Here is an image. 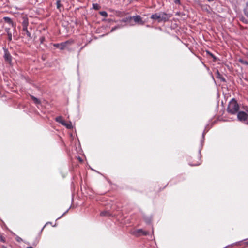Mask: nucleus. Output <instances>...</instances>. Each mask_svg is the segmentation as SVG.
<instances>
[{
	"instance_id": "1",
	"label": "nucleus",
	"mask_w": 248,
	"mask_h": 248,
	"mask_svg": "<svg viewBox=\"0 0 248 248\" xmlns=\"http://www.w3.org/2000/svg\"><path fill=\"white\" fill-rule=\"evenodd\" d=\"M3 19L9 26V27L5 28V31L8 36V40L11 41L12 39V36H16V24L13 22L10 17H3Z\"/></svg>"
},
{
	"instance_id": "2",
	"label": "nucleus",
	"mask_w": 248,
	"mask_h": 248,
	"mask_svg": "<svg viewBox=\"0 0 248 248\" xmlns=\"http://www.w3.org/2000/svg\"><path fill=\"white\" fill-rule=\"evenodd\" d=\"M170 17V16L166 13L160 12L152 15L151 18L159 22L162 21L165 22L168 20Z\"/></svg>"
},
{
	"instance_id": "3",
	"label": "nucleus",
	"mask_w": 248,
	"mask_h": 248,
	"mask_svg": "<svg viewBox=\"0 0 248 248\" xmlns=\"http://www.w3.org/2000/svg\"><path fill=\"white\" fill-rule=\"evenodd\" d=\"M239 108V105L236 101L232 99L229 103L227 110L229 113L234 114L238 111Z\"/></svg>"
},
{
	"instance_id": "4",
	"label": "nucleus",
	"mask_w": 248,
	"mask_h": 248,
	"mask_svg": "<svg viewBox=\"0 0 248 248\" xmlns=\"http://www.w3.org/2000/svg\"><path fill=\"white\" fill-rule=\"evenodd\" d=\"M238 119L245 123L246 124H248V114L244 111H240L237 114Z\"/></svg>"
},
{
	"instance_id": "5",
	"label": "nucleus",
	"mask_w": 248,
	"mask_h": 248,
	"mask_svg": "<svg viewBox=\"0 0 248 248\" xmlns=\"http://www.w3.org/2000/svg\"><path fill=\"white\" fill-rule=\"evenodd\" d=\"M22 19L23 28H24V29L26 30V28L28 27L29 24L28 17L26 16H22Z\"/></svg>"
},
{
	"instance_id": "6",
	"label": "nucleus",
	"mask_w": 248,
	"mask_h": 248,
	"mask_svg": "<svg viewBox=\"0 0 248 248\" xmlns=\"http://www.w3.org/2000/svg\"><path fill=\"white\" fill-rule=\"evenodd\" d=\"M132 18L135 22L140 25H143L144 24L143 21L140 16H134L132 17Z\"/></svg>"
},
{
	"instance_id": "7",
	"label": "nucleus",
	"mask_w": 248,
	"mask_h": 248,
	"mask_svg": "<svg viewBox=\"0 0 248 248\" xmlns=\"http://www.w3.org/2000/svg\"><path fill=\"white\" fill-rule=\"evenodd\" d=\"M4 58L6 61H7L9 63H11V56L10 53L6 50H5V51H4Z\"/></svg>"
},
{
	"instance_id": "8",
	"label": "nucleus",
	"mask_w": 248,
	"mask_h": 248,
	"mask_svg": "<svg viewBox=\"0 0 248 248\" xmlns=\"http://www.w3.org/2000/svg\"><path fill=\"white\" fill-rule=\"evenodd\" d=\"M69 44H70V42L68 41L60 44L59 49H60L61 50L64 49Z\"/></svg>"
},
{
	"instance_id": "9",
	"label": "nucleus",
	"mask_w": 248,
	"mask_h": 248,
	"mask_svg": "<svg viewBox=\"0 0 248 248\" xmlns=\"http://www.w3.org/2000/svg\"><path fill=\"white\" fill-rule=\"evenodd\" d=\"M55 119L57 122L61 123L62 124V125L65 124V122L62 119V117H56Z\"/></svg>"
},
{
	"instance_id": "10",
	"label": "nucleus",
	"mask_w": 248,
	"mask_h": 248,
	"mask_svg": "<svg viewBox=\"0 0 248 248\" xmlns=\"http://www.w3.org/2000/svg\"><path fill=\"white\" fill-rule=\"evenodd\" d=\"M23 31L25 32L27 36L29 38H31V34L29 32V31H28L27 28H26V30L24 29V28H23Z\"/></svg>"
},
{
	"instance_id": "11",
	"label": "nucleus",
	"mask_w": 248,
	"mask_h": 248,
	"mask_svg": "<svg viewBox=\"0 0 248 248\" xmlns=\"http://www.w3.org/2000/svg\"><path fill=\"white\" fill-rule=\"evenodd\" d=\"M31 97L35 104L40 103V101L37 98L34 97L33 96H31Z\"/></svg>"
},
{
	"instance_id": "12",
	"label": "nucleus",
	"mask_w": 248,
	"mask_h": 248,
	"mask_svg": "<svg viewBox=\"0 0 248 248\" xmlns=\"http://www.w3.org/2000/svg\"><path fill=\"white\" fill-rule=\"evenodd\" d=\"M63 125L66 126V127L68 128V129H71V128H72V125L71 123H65V124H64Z\"/></svg>"
},
{
	"instance_id": "13",
	"label": "nucleus",
	"mask_w": 248,
	"mask_h": 248,
	"mask_svg": "<svg viewBox=\"0 0 248 248\" xmlns=\"http://www.w3.org/2000/svg\"><path fill=\"white\" fill-rule=\"evenodd\" d=\"M139 233H142L144 235H146L147 234V232H144L142 229H139L137 231Z\"/></svg>"
},
{
	"instance_id": "14",
	"label": "nucleus",
	"mask_w": 248,
	"mask_h": 248,
	"mask_svg": "<svg viewBox=\"0 0 248 248\" xmlns=\"http://www.w3.org/2000/svg\"><path fill=\"white\" fill-rule=\"evenodd\" d=\"M239 61L241 63H243V64H246V65H248V62L247 61H245V60H244L240 59V60H239Z\"/></svg>"
},
{
	"instance_id": "15",
	"label": "nucleus",
	"mask_w": 248,
	"mask_h": 248,
	"mask_svg": "<svg viewBox=\"0 0 248 248\" xmlns=\"http://www.w3.org/2000/svg\"><path fill=\"white\" fill-rule=\"evenodd\" d=\"M100 14H101V15H102V16H103L104 17H106L108 16V14H107V12H105V11H102V12H100Z\"/></svg>"
},
{
	"instance_id": "16",
	"label": "nucleus",
	"mask_w": 248,
	"mask_h": 248,
	"mask_svg": "<svg viewBox=\"0 0 248 248\" xmlns=\"http://www.w3.org/2000/svg\"><path fill=\"white\" fill-rule=\"evenodd\" d=\"M93 8L96 10L98 9L99 8V6L97 4H93Z\"/></svg>"
},
{
	"instance_id": "17",
	"label": "nucleus",
	"mask_w": 248,
	"mask_h": 248,
	"mask_svg": "<svg viewBox=\"0 0 248 248\" xmlns=\"http://www.w3.org/2000/svg\"><path fill=\"white\" fill-rule=\"evenodd\" d=\"M57 8H59L60 6H61V3H60V1H57Z\"/></svg>"
},
{
	"instance_id": "18",
	"label": "nucleus",
	"mask_w": 248,
	"mask_h": 248,
	"mask_svg": "<svg viewBox=\"0 0 248 248\" xmlns=\"http://www.w3.org/2000/svg\"><path fill=\"white\" fill-rule=\"evenodd\" d=\"M107 214V212H102L100 214V215L101 216H106Z\"/></svg>"
},
{
	"instance_id": "19",
	"label": "nucleus",
	"mask_w": 248,
	"mask_h": 248,
	"mask_svg": "<svg viewBox=\"0 0 248 248\" xmlns=\"http://www.w3.org/2000/svg\"><path fill=\"white\" fill-rule=\"evenodd\" d=\"M54 46L55 47H57V48H59V47H60V44H54Z\"/></svg>"
},
{
	"instance_id": "20",
	"label": "nucleus",
	"mask_w": 248,
	"mask_h": 248,
	"mask_svg": "<svg viewBox=\"0 0 248 248\" xmlns=\"http://www.w3.org/2000/svg\"><path fill=\"white\" fill-rule=\"evenodd\" d=\"M174 2H175V3H178V4H179V3H180V0H174Z\"/></svg>"
},
{
	"instance_id": "21",
	"label": "nucleus",
	"mask_w": 248,
	"mask_h": 248,
	"mask_svg": "<svg viewBox=\"0 0 248 248\" xmlns=\"http://www.w3.org/2000/svg\"><path fill=\"white\" fill-rule=\"evenodd\" d=\"M116 29V28H113L112 29V30H111V31H113L115 29Z\"/></svg>"
},
{
	"instance_id": "22",
	"label": "nucleus",
	"mask_w": 248,
	"mask_h": 248,
	"mask_svg": "<svg viewBox=\"0 0 248 248\" xmlns=\"http://www.w3.org/2000/svg\"><path fill=\"white\" fill-rule=\"evenodd\" d=\"M209 2L213 1L214 0H207Z\"/></svg>"
},
{
	"instance_id": "23",
	"label": "nucleus",
	"mask_w": 248,
	"mask_h": 248,
	"mask_svg": "<svg viewBox=\"0 0 248 248\" xmlns=\"http://www.w3.org/2000/svg\"><path fill=\"white\" fill-rule=\"evenodd\" d=\"M246 15L248 17V12L246 13Z\"/></svg>"
},
{
	"instance_id": "24",
	"label": "nucleus",
	"mask_w": 248,
	"mask_h": 248,
	"mask_svg": "<svg viewBox=\"0 0 248 248\" xmlns=\"http://www.w3.org/2000/svg\"><path fill=\"white\" fill-rule=\"evenodd\" d=\"M27 248H33L31 247H27Z\"/></svg>"
}]
</instances>
